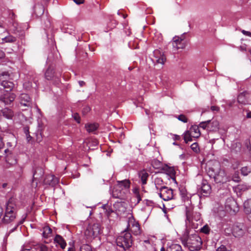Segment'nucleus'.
I'll return each mask as SVG.
<instances>
[{"label":"nucleus","instance_id":"obj_64","mask_svg":"<svg viewBox=\"0 0 251 251\" xmlns=\"http://www.w3.org/2000/svg\"><path fill=\"white\" fill-rule=\"evenodd\" d=\"M247 118H251V111L249 112L247 114Z\"/></svg>","mask_w":251,"mask_h":251},{"label":"nucleus","instance_id":"obj_3","mask_svg":"<svg viewBox=\"0 0 251 251\" xmlns=\"http://www.w3.org/2000/svg\"><path fill=\"white\" fill-rule=\"evenodd\" d=\"M207 175L217 183L223 182L225 177V172L221 169L220 164L218 162H214L212 166L208 168Z\"/></svg>","mask_w":251,"mask_h":251},{"label":"nucleus","instance_id":"obj_35","mask_svg":"<svg viewBox=\"0 0 251 251\" xmlns=\"http://www.w3.org/2000/svg\"><path fill=\"white\" fill-rule=\"evenodd\" d=\"M133 192L134 193L135 197L137 198V203H139L142 200V196L140 193L139 189L138 188H134L133 189Z\"/></svg>","mask_w":251,"mask_h":251},{"label":"nucleus","instance_id":"obj_29","mask_svg":"<svg viewBox=\"0 0 251 251\" xmlns=\"http://www.w3.org/2000/svg\"><path fill=\"white\" fill-rule=\"evenodd\" d=\"M244 208L246 214L251 213V199H248L244 202Z\"/></svg>","mask_w":251,"mask_h":251},{"label":"nucleus","instance_id":"obj_21","mask_svg":"<svg viewBox=\"0 0 251 251\" xmlns=\"http://www.w3.org/2000/svg\"><path fill=\"white\" fill-rule=\"evenodd\" d=\"M34 12L37 17H41L44 13V7L43 5L37 4L34 6Z\"/></svg>","mask_w":251,"mask_h":251},{"label":"nucleus","instance_id":"obj_17","mask_svg":"<svg viewBox=\"0 0 251 251\" xmlns=\"http://www.w3.org/2000/svg\"><path fill=\"white\" fill-rule=\"evenodd\" d=\"M45 77L47 80H52L54 78H58V76L54 75V69L50 66L45 73Z\"/></svg>","mask_w":251,"mask_h":251},{"label":"nucleus","instance_id":"obj_30","mask_svg":"<svg viewBox=\"0 0 251 251\" xmlns=\"http://www.w3.org/2000/svg\"><path fill=\"white\" fill-rule=\"evenodd\" d=\"M210 122L211 120H209L206 121L201 122L199 124V126L203 129H207V130H211V127H210Z\"/></svg>","mask_w":251,"mask_h":251},{"label":"nucleus","instance_id":"obj_36","mask_svg":"<svg viewBox=\"0 0 251 251\" xmlns=\"http://www.w3.org/2000/svg\"><path fill=\"white\" fill-rule=\"evenodd\" d=\"M249 189V186L245 184H239L236 187V189L240 192H244Z\"/></svg>","mask_w":251,"mask_h":251},{"label":"nucleus","instance_id":"obj_4","mask_svg":"<svg viewBox=\"0 0 251 251\" xmlns=\"http://www.w3.org/2000/svg\"><path fill=\"white\" fill-rule=\"evenodd\" d=\"M116 244L118 246L123 249L124 251L130 248L132 245V236L130 232L126 230L121 233L116 238Z\"/></svg>","mask_w":251,"mask_h":251},{"label":"nucleus","instance_id":"obj_26","mask_svg":"<svg viewBox=\"0 0 251 251\" xmlns=\"http://www.w3.org/2000/svg\"><path fill=\"white\" fill-rule=\"evenodd\" d=\"M117 184L120 185L121 187L127 192L128 189L130 187V182L128 179H125L122 181H117Z\"/></svg>","mask_w":251,"mask_h":251},{"label":"nucleus","instance_id":"obj_15","mask_svg":"<svg viewBox=\"0 0 251 251\" xmlns=\"http://www.w3.org/2000/svg\"><path fill=\"white\" fill-rule=\"evenodd\" d=\"M12 79V73L3 69L0 70V83Z\"/></svg>","mask_w":251,"mask_h":251},{"label":"nucleus","instance_id":"obj_52","mask_svg":"<svg viewBox=\"0 0 251 251\" xmlns=\"http://www.w3.org/2000/svg\"><path fill=\"white\" fill-rule=\"evenodd\" d=\"M192 129H193L196 133H197L198 135L197 136H199L200 135V132L199 130V126H192Z\"/></svg>","mask_w":251,"mask_h":251},{"label":"nucleus","instance_id":"obj_63","mask_svg":"<svg viewBox=\"0 0 251 251\" xmlns=\"http://www.w3.org/2000/svg\"><path fill=\"white\" fill-rule=\"evenodd\" d=\"M0 29H1V31L3 32H5L6 30V28L3 27L1 25H0Z\"/></svg>","mask_w":251,"mask_h":251},{"label":"nucleus","instance_id":"obj_33","mask_svg":"<svg viewBox=\"0 0 251 251\" xmlns=\"http://www.w3.org/2000/svg\"><path fill=\"white\" fill-rule=\"evenodd\" d=\"M167 251H180V246L178 244H172L167 248Z\"/></svg>","mask_w":251,"mask_h":251},{"label":"nucleus","instance_id":"obj_57","mask_svg":"<svg viewBox=\"0 0 251 251\" xmlns=\"http://www.w3.org/2000/svg\"><path fill=\"white\" fill-rule=\"evenodd\" d=\"M211 109L213 111H218L219 110V108L216 106H212L211 107Z\"/></svg>","mask_w":251,"mask_h":251},{"label":"nucleus","instance_id":"obj_16","mask_svg":"<svg viewBox=\"0 0 251 251\" xmlns=\"http://www.w3.org/2000/svg\"><path fill=\"white\" fill-rule=\"evenodd\" d=\"M100 215L101 217L103 214L108 217L110 214L113 212L110 207L107 204H102L101 207H99Z\"/></svg>","mask_w":251,"mask_h":251},{"label":"nucleus","instance_id":"obj_5","mask_svg":"<svg viewBox=\"0 0 251 251\" xmlns=\"http://www.w3.org/2000/svg\"><path fill=\"white\" fill-rule=\"evenodd\" d=\"M158 194L159 197L165 201L174 199L173 189L166 186H162L160 188V192Z\"/></svg>","mask_w":251,"mask_h":251},{"label":"nucleus","instance_id":"obj_37","mask_svg":"<svg viewBox=\"0 0 251 251\" xmlns=\"http://www.w3.org/2000/svg\"><path fill=\"white\" fill-rule=\"evenodd\" d=\"M151 165L155 169H159L162 166V163L159 160L153 159L151 161Z\"/></svg>","mask_w":251,"mask_h":251},{"label":"nucleus","instance_id":"obj_13","mask_svg":"<svg viewBox=\"0 0 251 251\" xmlns=\"http://www.w3.org/2000/svg\"><path fill=\"white\" fill-rule=\"evenodd\" d=\"M155 61L157 63L164 64L166 60V58L164 53L160 50H156L153 51Z\"/></svg>","mask_w":251,"mask_h":251},{"label":"nucleus","instance_id":"obj_9","mask_svg":"<svg viewBox=\"0 0 251 251\" xmlns=\"http://www.w3.org/2000/svg\"><path fill=\"white\" fill-rule=\"evenodd\" d=\"M15 97L14 93L8 92L0 97V101L5 104H9L14 100Z\"/></svg>","mask_w":251,"mask_h":251},{"label":"nucleus","instance_id":"obj_25","mask_svg":"<svg viewBox=\"0 0 251 251\" xmlns=\"http://www.w3.org/2000/svg\"><path fill=\"white\" fill-rule=\"evenodd\" d=\"M0 111H1L3 116L8 119H11L14 116V113L12 110L8 108H5L2 110L0 109Z\"/></svg>","mask_w":251,"mask_h":251},{"label":"nucleus","instance_id":"obj_56","mask_svg":"<svg viewBox=\"0 0 251 251\" xmlns=\"http://www.w3.org/2000/svg\"><path fill=\"white\" fill-rule=\"evenodd\" d=\"M77 4H80L83 3L84 0H73Z\"/></svg>","mask_w":251,"mask_h":251},{"label":"nucleus","instance_id":"obj_40","mask_svg":"<svg viewBox=\"0 0 251 251\" xmlns=\"http://www.w3.org/2000/svg\"><path fill=\"white\" fill-rule=\"evenodd\" d=\"M80 251H93L91 247L88 244H84L80 248Z\"/></svg>","mask_w":251,"mask_h":251},{"label":"nucleus","instance_id":"obj_51","mask_svg":"<svg viewBox=\"0 0 251 251\" xmlns=\"http://www.w3.org/2000/svg\"><path fill=\"white\" fill-rule=\"evenodd\" d=\"M73 116L74 119L76 121L77 123H80V118L79 115L77 113H74L73 114Z\"/></svg>","mask_w":251,"mask_h":251},{"label":"nucleus","instance_id":"obj_42","mask_svg":"<svg viewBox=\"0 0 251 251\" xmlns=\"http://www.w3.org/2000/svg\"><path fill=\"white\" fill-rule=\"evenodd\" d=\"M166 170L167 174H169L170 176H173L175 175V171L174 169L171 167H166L165 169Z\"/></svg>","mask_w":251,"mask_h":251},{"label":"nucleus","instance_id":"obj_31","mask_svg":"<svg viewBox=\"0 0 251 251\" xmlns=\"http://www.w3.org/2000/svg\"><path fill=\"white\" fill-rule=\"evenodd\" d=\"M131 232L135 235H138L140 233V226L137 223H134L132 224L131 227Z\"/></svg>","mask_w":251,"mask_h":251},{"label":"nucleus","instance_id":"obj_48","mask_svg":"<svg viewBox=\"0 0 251 251\" xmlns=\"http://www.w3.org/2000/svg\"><path fill=\"white\" fill-rule=\"evenodd\" d=\"M102 229L100 224H95V233L98 232L99 234H100L102 233Z\"/></svg>","mask_w":251,"mask_h":251},{"label":"nucleus","instance_id":"obj_1","mask_svg":"<svg viewBox=\"0 0 251 251\" xmlns=\"http://www.w3.org/2000/svg\"><path fill=\"white\" fill-rule=\"evenodd\" d=\"M182 243L191 251L200 250L202 240L195 230L187 229L182 240Z\"/></svg>","mask_w":251,"mask_h":251},{"label":"nucleus","instance_id":"obj_43","mask_svg":"<svg viewBox=\"0 0 251 251\" xmlns=\"http://www.w3.org/2000/svg\"><path fill=\"white\" fill-rule=\"evenodd\" d=\"M86 130L89 132H92L94 131V124H87L85 126Z\"/></svg>","mask_w":251,"mask_h":251},{"label":"nucleus","instance_id":"obj_20","mask_svg":"<svg viewBox=\"0 0 251 251\" xmlns=\"http://www.w3.org/2000/svg\"><path fill=\"white\" fill-rule=\"evenodd\" d=\"M44 174V171L42 168L37 167L34 170L33 175V182L39 180Z\"/></svg>","mask_w":251,"mask_h":251},{"label":"nucleus","instance_id":"obj_8","mask_svg":"<svg viewBox=\"0 0 251 251\" xmlns=\"http://www.w3.org/2000/svg\"><path fill=\"white\" fill-rule=\"evenodd\" d=\"M59 182V179L54 175H48L45 176L44 183L54 187Z\"/></svg>","mask_w":251,"mask_h":251},{"label":"nucleus","instance_id":"obj_6","mask_svg":"<svg viewBox=\"0 0 251 251\" xmlns=\"http://www.w3.org/2000/svg\"><path fill=\"white\" fill-rule=\"evenodd\" d=\"M126 193L123 188L121 187L120 185L117 184L114 186L111 194L112 197L114 198L124 200L126 198Z\"/></svg>","mask_w":251,"mask_h":251},{"label":"nucleus","instance_id":"obj_28","mask_svg":"<svg viewBox=\"0 0 251 251\" xmlns=\"http://www.w3.org/2000/svg\"><path fill=\"white\" fill-rule=\"evenodd\" d=\"M236 205V202L231 198L228 199L226 202V207H228L231 210H232L234 212H235L236 210L233 208V207Z\"/></svg>","mask_w":251,"mask_h":251},{"label":"nucleus","instance_id":"obj_10","mask_svg":"<svg viewBox=\"0 0 251 251\" xmlns=\"http://www.w3.org/2000/svg\"><path fill=\"white\" fill-rule=\"evenodd\" d=\"M16 218V212L12 211L11 210H5L4 216L2 219L3 223L5 224H9L13 222Z\"/></svg>","mask_w":251,"mask_h":251},{"label":"nucleus","instance_id":"obj_50","mask_svg":"<svg viewBox=\"0 0 251 251\" xmlns=\"http://www.w3.org/2000/svg\"><path fill=\"white\" fill-rule=\"evenodd\" d=\"M234 146H236L237 149L236 150V151H239L241 150V144L239 142H236L235 143L232 145V147H233Z\"/></svg>","mask_w":251,"mask_h":251},{"label":"nucleus","instance_id":"obj_55","mask_svg":"<svg viewBox=\"0 0 251 251\" xmlns=\"http://www.w3.org/2000/svg\"><path fill=\"white\" fill-rule=\"evenodd\" d=\"M242 33L245 35L251 37V32L250 31H246L245 30H242Z\"/></svg>","mask_w":251,"mask_h":251},{"label":"nucleus","instance_id":"obj_47","mask_svg":"<svg viewBox=\"0 0 251 251\" xmlns=\"http://www.w3.org/2000/svg\"><path fill=\"white\" fill-rule=\"evenodd\" d=\"M177 118L178 120H179L184 123H187V121H188V119H187V117H186V116H185L184 115H183V114L178 115L177 117Z\"/></svg>","mask_w":251,"mask_h":251},{"label":"nucleus","instance_id":"obj_14","mask_svg":"<svg viewBox=\"0 0 251 251\" xmlns=\"http://www.w3.org/2000/svg\"><path fill=\"white\" fill-rule=\"evenodd\" d=\"M183 41V38L179 37V36H175L173 38L172 41V45L174 48L177 50L179 49H183L184 47V45L182 42Z\"/></svg>","mask_w":251,"mask_h":251},{"label":"nucleus","instance_id":"obj_7","mask_svg":"<svg viewBox=\"0 0 251 251\" xmlns=\"http://www.w3.org/2000/svg\"><path fill=\"white\" fill-rule=\"evenodd\" d=\"M232 233L235 237H241L245 233V227L243 224L238 223L235 225L233 228Z\"/></svg>","mask_w":251,"mask_h":251},{"label":"nucleus","instance_id":"obj_44","mask_svg":"<svg viewBox=\"0 0 251 251\" xmlns=\"http://www.w3.org/2000/svg\"><path fill=\"white\" fill-rule=\"evenodd\" d=\"M180 193H181V197L182 198V200L185 201H187L188 202H189L190 201H189V196H187V195L185 193V191H183V190H181L180 191Z\"/></svg>","mask_w":251,"mask_h":251},{"label":"nucleus","instance_id":"obj_11","mask_svg":"<svg viewBox=\"0 0 251 251\" xmlns=\"http://www.w3.org/2000/svg\"><path fill=\"white\" fill-rule=\"evenodd\" d=\"M20 99L21 105L27 107H32L31 99L28 95L26 94H22L20 95Z\"/></svg>","mask_w":251,"mask_h":251},{"label":"nucleus","instance_id":"obj_22","mask_svg":"<svg viewBox=\"0 0 251 251\" xmlns=\"http://www.w3.org/2000/svg\"><path fill=\"white\" fill-rule=\"evenodd\" d=\"M142 185L146 184L149 176V174L144 170L140 171L138 173Z\"/></svg>","mask_w":251,"mask_h":251},{"label":"nucleus","instance_id":"obj_2","mask_svg":"<svg viewBox=\"0 0 251 251\" xmlns=\"http://www.w3.org/2000/svg\"><path fill=\"white\" fill-rule=\"evenodd\" d=\"M185 214L186 216V225L191 226L193 229L197 228L201 225L202 220L201 214L198 212L193 211V206H186Z\"/></svg>","mask_w":251,"mask_h":251},{"label":"nucleus","instance_id":"obj_27","mask_svg":"<svg viewBox=\"0 0 251 251\" xmlns=\"http://www.w3.org/2000/svg\"><path fill=\"white\" fill-rule=\"evenodd\" d=\"M247 92L246 91L241 93L238 97V102L240 103L245 104L247 102Z\"/></svg>","mask_w":251,"mask_h":251},{"label":"nucleus","instance_id":"obj_24","mask_svg":"<svg viewBox=\"0 0 251 251\" xmlns=\"http://www.w3.org/2000/svg\"><path fill=\"white\" fill-rule=\"evenodd\" d=\"M16 209V201L15 200L11 198L9 199L8 201L6 203V210H10L15 212Z\"/></svg>","mask_w":251,"mask_h":251},{"label":"nucleus","instance_id":"obj_12","mask_svg":"<svg viewBox=\"0 0 251 251\" xmlns=\"http://www.w3.org/2000/svg\"><path fill=\"white\" fill-rule=\"evenodd\" d=\"M201 192L204 196H207L211 192V187L206 180H202L201 185Z\"/></svg>","mask_w":251,"mask_h":251},{"label":"nucleus","instance_id":"obj_39","mask_svg":"<svg viewBox=\"0 0 251 251\" xmlns=\"http://www.w3.org/2000/svg\"><path fill=\"white\" fill-rule=\"evenodd\" d=\"M251 172V169L248 167H243L241 169V174L245 176H247Z\"/></svg>","mask_w":251,"mask_h":251},{"label":"nucleus","instance_id":"obj_62","mask_svg":"<svg viewBox=\"0 0 251 251\" xmlns=\"http://www.w3.org/2000/svg\"><path fill=\"white\" fill-rule=\"evenodd\" d=\"M18 226H19V224H17L13 228H12V229H11L9 231V232L11 233V232H13L15 230H16V229L17 228Z\"/></svg>","mask_w":251,"mask_h":251},{"label":"nucleus","instance_id":"obj_53","mask_svg":"<svg viewBox=\"0 0 251 251\" xmlns=\"http://www.w3.org/2000/svg\"><path fill=\"white\" fill-rule=\"evenodd\" d=\"M218 123L217 122V121H213L212 123L210 122V126H211V128L212 127V126L214 127H215V129H217L218 128ZM214 129H212V130H214ZM211 130H212V128H211Z\"/></svg>","mask_w":251,"mask_h":251},{"label":"nucleus","instance_id":"obj_49","mask_svg":"<svg viewBox=\"0 0 251 251\" xmlns=\"http://www.w3.org/2000/svg\"><path fill=\"white\" fill-rule=\"evenodd\" d=\"M232 179L233 181L236 182H238L240 181V178L238 173H235L234 174V175L232 176Z\"/></svg>","mask_w":251,"mask_h":251},{"label":"nucleus","instance_id":"obj_19","mask_svg":"<svg viewBox=\"0 0 251 251\" xmlns=\"http://www.w3.org/2000/svg\"><path fill=\"white\" fill-rule=\"evenodd\" d=\"M0 85L2 86L5 91L8 92L11 91L14 87V84L11 80H7L4 82L0 83Z\"/></svg>","mask_w":251,"mask_h":251},{"label":"nucleus","instance_id":"obj_58","mask_svg":"<svg viewBox=\"0 0 251 251\" xmlns=\"http://www.w3.org/2000/svg\"><path fill=\"white\" fill-rule=\"evenodd\" d=\"M5 57V53L0 50V59H2Z\"/></svg>","mask_w":251,"mask_h":251},{"label":"nucleus","instance_id":"obj_60","mask_svg":"<svg viewBox=\"0 0 251 251\" xmlns=\"http://www.w3.org/2000/svg\"><path fill=\"white\" fill-rule=\"evenodd\" d=\"M180 136L177 135H174V139L175 140H180Z\"/></svg>","mask_w":251,"mask_h":251},{"label":"nucleus","instance_id":"obj_46","mask_svg":"<svg viewBox=\"0 0 251 251\" xmlns=\"http://www.w3.org/2000/svg\"><path fill=\"white\" fill-rule=\"evenodd\" d=\"M191 148L195 152H198L199 151V146L197 143L192 144L191 146Z\"/></svg>","mask_w":251,"mask_h":251},{"label":"nucleus","instance_id":"obj_45","mask_svg":"<svg viewBox=\"0 0 251 251\" xmlns=\"http://www.w3.org/2000/svg\"><path fill=\"white\" fill-rule=\"evenodd\" d=\"M37 249H39L40 251H48V247L43 244H39L37 246Z\"/></svg>","mask_w":251,"mask_h":251},{"label":"nucleus","instance_id":"obj_59","mask_svg":"<svg viewBox=\"0 0 251 251\" xmlns=\"http://www.w3.org/2000/svg\"><path fill=\"white\" fill-rule=\"evenodd\" d=\"M240 48L242 50H249L247 49L246 46H242L240 47Z\"/></svg>","mask_w":251,"mask_h":251},{"label":"nucleus","instance_id":"obj_18","mask_svg":"<svg viewBox=\"0 0 251 251\" xmlns=\"http://www.w3.org/2000/svg\"><path fill=\"white\" fill-rule=\"evenodd\" d=\"M117 24L116 20L113 19L112 17L109 19V21L107 22L106 26L104 28V31L108 32L109 30L114 28Z\"/></svg>","mask_w":251,"mask_h":251},{"label":"nucleus","instance_id":"obj_54","mask_svg":"<svg viewBox=\"0 0 251 251\" xmlns=\"http://www.w3.org/2000/svg\"><path fill=\"white\" fill-rule=\"evenodd\" d=\"M216 251H230L229 250H227L225 246L222 245L219 248H218Z\"/></svg>","mask_w":251,"mask_h":251},{"label":"nucleus","instance_id":"obj_34","mask_svg":"<svg viewBox=\"0 0 251 251\" xmlns=\"http://www.w3.org/2000/svg\"><path fill=\"white\" fill-rule=\"evenodd\" d=\"M2 40L3 42L6 43H13L16 41V38L12 35H9L8 36L5 37L3 38H2Z\"/></svg>","mask_w":251,"mask_h":251},{"label":"nucleus","instance_id":"obj_32","mask_svg":"<svg viewBox=\"0 0 251 251\" xmlns=\"http://www.w3.org/2000/svg\"><path fill=\"white\" fill-rule=\"evenodd\" d=\"M52 232V229L49 226H46L43 228V236L48 238Z\"/></svg>","mask_w":251,"mask_h":251},{"label":"nucleus","instance_id":"obj_38","mask_svg":"<svg viewBox=\"0 0 251 251\" xmlns=\"http://www.w3.org/2000/svg\"><path fill=\"white\" fill-rule=\"evenodd\" d=\"M183 138L185 143H187L188 141H191L192 138L191 134L189 131H186L184 133Z\"/></svg>","mask_w":251,"mask_h":251},{"label":"nucleus","instance_id":"obj_41","mask_svg":"<svg viewBox=\"0 0 251 251\" xmlns=\"http://www.w3.org/2000/svg\"><path fill=\"white\" fill-rule=\"evenodd\" d=\"M210 230V228L207 225H204L202 227H201L200 229L201 232L203 233L206 234H208L209 233Z\"/></svg>","mask_w":251,"mask_h":251},{"label":"nucleus","instance_id":"obj_23","mask_svg":"<svg viewBox=\"0 0 251 251\" xmlns=\"http://www.w3.org/2000/svg\"><path fill=\"white\" fill-rule=\"evenodd\" d=\"M54 241L55 243L58 244L60 247L64 249L66 246V243L63 237L59 235H56L54 238Z\"/></svg>","mask_w":251,"mask_h":251},{"label":"nucleus","instance_id":"obj_61","mask_svg":"<svg viewBox=\"0 0 251 251\" xmlns=\"http://www.w3.org/2000/svg\"><path fill=\"white\" fill-rule=\"evenodd\" d=\"M18 171L20 175L22 174L23 173V168L22 167H19L18 168Z\"/></svg>","mask_w":251,"mask_h":251}]
</instances>
